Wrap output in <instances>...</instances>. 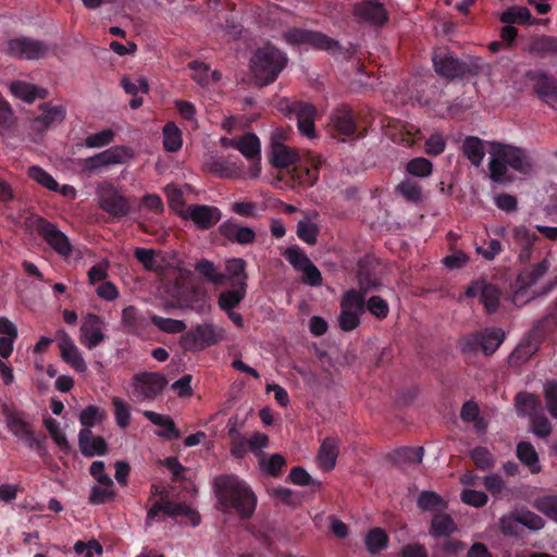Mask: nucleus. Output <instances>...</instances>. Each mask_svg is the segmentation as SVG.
I'll list each match as a JSON object with an SVG mask.
<instances>
[{
	"label": "nucleus",
	"mask_w": 557,
	"mask_h": 557,
	"mask_svg": "<svg viewBox=\"0 0 557 557\" xmlns=\"http://www.w3.org/2000/svg\"><path fill=\"white\" fill-rule=\"evenodd\" d=\"M190 271H183L168 287L169 295L176 300L180 308H189L199 313L209 309L206 293L189 282Z\"/></svg>",
	"instance_id": "7ed1b4c3"
},
{
	"label": "nucleus",
	"mask_w": 557,
	"mask_h": 557,
	"mask_svg": "<svg viewBox=\"0 0 557 557\" xmlns=\"http://www.w3.org/2000/svg\"><path fill=\"white\" fill-rule=\"evenodd\" d=\"M168 379L161 372L143 371L135 373L131 382V398L135 401H154L163 394Z\"/></svg>",
	"instance_id": "39448f33"
},
{
	"label": "nucleus",
	"mask_w": 557,
	"mask_h": 557,
	"mask_svg": "<svg viewBox=\"0 0 557 557\" xmlns=\"http://www.w3.org/2000/svg\"><path fill=\"white\" fill-rule=\"evenodd\" d=\"M182 132L174 122H168L163 127V147L169 152H176L182 148Z\"/></svg>",
	"instance_id": "c03bdc74"
},
{
	"label": "nucleus",
	"mask_w": 557,
	"mask_h": 557,
	"mask_svg": "<svg viewBox=\"0 0 557 557\" xmlns=\"http://www.w3.org/2000/svg\"><path fill=\"white\" fill-rule=\"evenodd\" d=\"M150 320L156 327L169 334H178L186 329V324L182 320L163 318L157 314L151 315Z\"/></svg>",
	"instance_id": "603ef678"
},
{
	"label": "nucleus",
	"mask_w": 557,
	"mask_h": 557,
	"mask_svg": "<svg viewBox=\"0 0 557 557\" xmlns=\"http://www.w3.org/2000/svg\"><path fill=\"white\" fill-rule=\"evenodd\" d=\"M247 262L243 258H230L225 261L224 284L228 283L231 286L248 287V273L246 271Z\"/></svg>",
	"instance_id": "393cba45"
},
{
	"label": "nucleus",
	"mask_w": 557,
	"mask_h": 557,
	"mask_svg": "<svg viewBox=\"0 0 557 557\" xmlns=\"http://www.w3.org/2000/svg\"><path fill=\"white\" fill-rule=\"evenodd\" d=\"M164 515L172 518L187 517L194 527L200 523V517L195 510L185 504L173 503L169 498L164 499Z\"/></svg>",
	"instance_id": "37998d69"
},
{
	"label": "nucleus",
	"mask_w": 557,
	"mask_h": 557,
	"mask_svg": "<svg viewBox=\"0 0 557 557\" xmlns=\"http://www.w3.org/2000/svg\"><path fill=\"white\" fill-rule=\"evenodd\" d=\"M549 267L550 263L545 258L537 264L524 268L520 271L513 284L515 293L512 301L516 306H521L525 301L523 298L527 296L529 287L542 278Z\"/></svg>",
	"instance_id": "ddd939ff"
},
{
	"label": "nucleus",
	"mask_w": 557,
	"mask_h": 557,
	"mask_svg": "<svg viewBox=\"0 0 557 557\" xmlns=\"http://www.w3.org/2000/svg\"><path fill=\"white\" fill-rule=\"evenodd\" d=\"M536 346L531 341H522L510 354L509 363L518 367L527 362L536 351Z\"/></svg>",
	"instance_id": "09e8293b"
},
{
	"label": "nucleus",
	"mask_w": 557,
	"mask_h": 557,
	"mask_svg": "<svg viewBox=\"0 0 557 557\" xmlns=\"http://www.w3.org/2000/svg\"><path fill=\"white\" fill-rule=\"evenodd\" d=\"M2 413L7 428L20 441L33 430L30 423L24 419L25 413L23 411H17L4 405Z\"/></svg>",
	"instance_id": "bb28decb"
},
{
	"label": "nucleus",
	"mask_w": 557,
	"mask_h": 557,
	"mask_svg": "<svg viewBox=\"0 0 557 557\" xmlns=\"http://www.w3.org/2000/svg\"><path fill=\"white\" fill-rule=\"evenodd\" d=\"M368 552L372 555L379 554L388 544V536L381 528L371 529L364 540Z\"/></svg>",
	"instance_id": "a18cd8bd"
},
{
	"label": "nucleus",
	"mask_w": 557,
	"mask_h": 557,
	"mask_svg": "<svg viewBox=\"0 0 557 557\" xmlns=\"http://www.w3.org/2000/svg\"><path fill=\"white\" fill-rule=\"evenodd\" d=\"M516 521L532 531H539L544 528L545 520L530 510H521L516 515Z\"/></svg>",
	"instance_id": "69168bd1"
},
{
	"label": "nucleus",
	"mask_w": 557,
	"mask_h": 557,
	"mask_svg": "<svg viewBox=\"0 0 557 557\" xmlns=\"http://www.w3.org/2000/svg\"><path fill=\"white\" fill-rule=\"evenodd\" d=\"M534 507L550 520L557 522V495H545L534 502Z\"/></svg>",
	"instance_id": "052dcab7"
},
{
	"label": "nucleus",
	"mask_w": 557,
	"mask_h": 557,
	"mask_svg": "<svg viewBox=\"0 0 557 557\" xmlns=\"http://www.w3.org/2000/svg\"><path fill=\"white\" fill-rule=\"evenodd\" d=\"M530 52L541 57L557 55V37L548 35L534 36L530 41Z\"/></svg>",
	"instance_id": "a19ab883"
},
{
	"label": "nucleus",
	"mask_w": 557,
	"mask_h": 557,
	"mask_svg": "<svg viewBox=\"0 0 557 557\" xmlns=\"http://www.w3.org/2000/svg\"><path fill=\"white\" fill-rule=\"evenodd\" d=\"M219 233L226 240L239 245H249L256 239V232L251 227L242 226L232 219L220 224Z\"/></svg>",
	"instance_id": "4be33fe9"
},
{
	"label": "nucleus",
	"mask_w": 557,
	"mask_h": 557,
	"mask_svg": "<svg viewBox=\"0 0 557 557\" xmlns=\"http://www.w3.org/2000/svg\"><path fill=\"white\" fill-rule=\"evenodd\" d=\"M144 417L162 430L157 432V435L165 440H180L182 436L181 431L176 428L173 419L169 416H163L151 410H145Z\"/></svg>",
	"instance_id": "cd10ccee"
},
{
	"label": "nucleus",
	"mask_w": 557,
	"mask_h": 557,
	"mask_svg": "<svg viewBox=\"0 0 557 557\" xmlns=\"http://www.w3.org/2000/svg\"><path fill=\"white\" fill-rule=\"evenodd\" d=\"M285 41L292 46H310L318 50L333 51L338 41L318 30L292 27L283 34Z\"/></svg>",
	"instance_id": "6e6552de"
},
{
	"label": "nucleus",
	"mask_w": 557,
	"mask_h": 557,
	"mask_svg": "<svg viewBox=\"0 0 557 557\" xmlns=\"http://www.w3.org/2000/svg\"><path fill=\"white\" fill-rule=\"evenodd\" d=\"M470 457L480 470L485 471L494 467L495 458L486 447H474L470 453Z\"/></svg>",
	"instance_id": "bf43d9fd"
},
{
	"label": "nucleus",
	"mask_w": 557,
	"mask_h": 557,
	"mask_svg": "<svg viewBox=\"0 0 557 557\" xmlns=\"http://www.w3.org/2000/svg\"><path fill=\"white\" fill-rule=\"evenodd\" d=\"M96 195L99 207L113 219L122 220L132 212L128 197L111 182H101L97 185Z\"/></svg>",
	"instance_id": "423d86ee"
},
{
	"label": "nucleus",
	"mask_w": 557,
	"mask_h": 557,
	"mask_svg": "<svg viewBox=\"0 0 557 557\" xmlns=\"http://www.w3.org/2000/svg\"><path fill=\"white\" fill-rule=\"evenodd\" d=\"M61 358L69 363L76 372L84 373L87 370L86 362L73 341L65 335L60 343Z\"/></svg>",
	"instance_id": "c85d7f7f"
},
{
	"label": "nucleus",
	"mask_w": 557,
	"mask_h": 557,
	"mask_svg": "<svg viewBox=\"0 0 557 557\" xmlns=\"http://www.w3.org/2000/svg\"><path fill=\"white\" fill-rule=\"evenodd\" d=\"M484 140L476 136H467L461 146L463 156L474 166H480L485 157Z\"/></svg>",
	"instance_id": "72a5a7b5"
},
{
	"label": "nucleus",
	"mask_w": 557,
	"mask_h": 557,
	"mask_svg": "<svg viewBox=\"0 0 557 557\" xmlns=\"http://www.w3.org/2000/svg\"><path fill=\"white\" fill-rule=\"evenodd\" d=\"M270 162L274 168L284 169L292 165L296 159L297 153L288 146L273 140L271 144Z\"/></svg>",
	"instance_id": "2f4dec72"
},
{
	"label": "nucleus",
	"mask_w": 557,
	"mask_h": 557,
	"mask_svg": "<svg viewBox=\"0 0 557 557\" xmlns=\"http://www.w3.org/2000/svg\"><path fill=\"white\" fill-rule=\"evenodd\" d=\"M195 271L201 276L205 281L213 284L214 286L224 285V276H222V272L214 264V262L208 259H200L195 263Z\"/></svg>",
	"instance_id": "ea45409f"
},
{
	"label": "nucleus",
	"mask_w": 557,
	"mask_h": 557,
	"mask_svg": "<svg viewBox=\"0 0 557 557\" xmlns=\"http://www.w3.org/2000/svg\"><path fill=\"white\" fill-rule=\"evenodd\" d=\"M530 422L531 431L539 438H547L553 432V425L543 412L532 414Z\"/></svg>",
	"instance_id": "4d7b16f0"
},
{
	"label": "nucleus",
	"mask_w": 557,
	"mask_h": 557,
	"mask_svg": "<svg viewBox=\"0 0 557 557\" xmlns=\"http://www.w3.org/2000/svg\"><path fill=\"white\" fill-rule=\"evenodd\" d=\"M512 238L519 248V261L522 263L529 262L532 259L536 243L541 240L540 236L527 226L519 225L513 227Z\"/></svg>",
	"instance_id": "412c9836"
},
{
	"label": "nucleus",
	"mask_w": 557,
	"mask_h": 557,
	"mask_svg": "<svg viewBox=\"0 0 557 557\" xmlns=\"http://www.w3.org/2000/svg\"><path fill=\"white\" fill-rule=\"evenodd\" d=\"M283 257L288 261L296 271H300L304 267L311 262L309 257L300 249L299 246L293 245L285 249Z\"/></svg>",
	"instance_id": "13d9d810"
},
{
	"label": "nucleus",
	"mask_w": 557,
	"mask_h": 557,
	"mask_svg": "<svg viewBox=\"0 0 557 557\" xmlns=\"http://www.w3.org/2000/svg\"><path fill=\"white\" fill-rule=\"evenodd\" d=\"M366 309L380 320L385 319L389 313L388 304L381 296H371L367 301L364 300Z\"/></svg>",
	"instance_id": "338daca9"
},
{
	"label": "nucleus",
	"mask_w": 557,
	"mask_h": 557,
	"mask_svg": "<svg viewBox=\"0 0 557 557\" xmlns=\"http://www.w3.org/2000/svg\"><path fill=\"white\" fill-rule=\"evenodd\" d=\"M106 417L103 410H100L97 406L89 405L81 411L79 422L84 426L83 429H89L100 423Z\"/></svg>",
	"instance_id": "680f3d73"
},
{
	"label": "nucleus",
	"mask_w": 557,
	"mask_h": 557,
	"mask_svg": "<svg viewBox=\"0 0 557 557\" xmlns=\"http://www.w3.org/2000/svg\"><path fill=\"white\" fill-rule=\"evenodd\" d=\"M287 57L272 44L258 48L251 58V70L260 85L273 83L286 66Z\"/></svg>",
	"instance_id": "f03ea898"
},
{
	"label": "nucleus",
	"mask_w": 557,
	"mask_h": 557,
	"mask_svg": "<svg viewBox=\"0 0 557 557\" xmlns=\"http://www.w3.org/2000/svg\"><path fill=\"white\" fill-rule=\"evenodd\" d=\"M339 453V440L336 437H326L318 454L319 462L324 471H331L336 465Z\"/></svg>",
	"instance_id": "473e14b6"
},
{
	"label": "nucleus",
	"mask_w": 557,
	"mask_h": 557,
	"mask_svg": "<svg viewBox=\"0 0 557 557\" xmlns=\"http://www.w3.org/2000/svg\"><path fill=\"white\" fill-rule=\"evenodd\" d=\"M288 112L295 115L297 127L301 135L308 138L315 137L314 120L317 109L312 103L294 101L288 106Z\"/></svg>",
	"instance_id": "a211bd4d"
},
{
	"label": "nucleus",
	"mask_w": 557,
	"mask_h": 557,
	"mask_svg": "<svg viewBox=\"0 0 557 557\" xmlns=\"http://www.w3.org/2000/svg\"><path fill=\"white\" fill-rule=\"evenodd\" d=\"M215 494L222 509L235 511L243 520L250 519L257 508V496L249 484L234 474H224L214 480Z\"/></svg>",
	"instance_id": "f257e3e1"
},
{
	"label": "nucleus",
	"mask_w": 557,
	"mask_h": 557,
	"mask_svg": "<svg viewBox=\"0 0 557 557\" xmlns=\"http://www.w3.org/2000/svg\"><path fill=\"white\" fill-rule=\"evenodd\" d=\"M218 338L214 327L211 324H200L185 333L181 344L186 350H194L198 347H209L216 344Z\"/></svg>",
	"instance_id": "6ab92c4d"
},
{
	"label": "nucleus",
	"mask_w": 557,
	"mask_h": 557,
	"mask_svg": "<svg viewBox=\"0 0 557 557\" xmlns=\"http://www.w3.org/2000/svg\"><path fill=\"white\" fill-rule=\"evenodd\" d=\"M247 288L244 286H231V288L221 292L218 298L221 310L228 312L238 307L246 297Z\"/></svg>",
	"instance_id": "e433bc0d"
},
{
	"label": "nucleus",
	"mask_w": 557,
	"mask_h": 557,
	"mask_svg": "<svg viewBox=\"0 0 557 557\" xmlns=\"http://www.w3.org/2000/svg\"><path fill=\"white\" fill-rule=\"evenodd\" d=\"M104 320L95 313H87L79 327V343L89 350L100 345L104 338Z\"/></svg>",
	"instance_id": "2eb2a0df"
},
{
	"label": "nucleus",
	"mask_w": 557,
	"mask_h": 557,
	"mask_svg": "<svg viewBox=\"0 0 557 557\" xmlns=\"http://www.w3.org/2000/svg\"><path fill=\"white\" fill-rule=\"evenodd\" d=\"M331 123L339 136L350 137L357 133L356 116L348 106L336 108L331 114Z\"/></svg>",
	"instance_id": "5701e85b"
},
{
	"label": "nucleus",
	"mask_w": 557,
	"mask_h": 557,
	"mask_svg": "<svg viewBox=\"0 0 557 557\" xmlns=\"http://www.w3.org/2000/svg\"><path fill=\"white\" fill-rule=\"evenodd\" d=\"M531 17L532 15L528 8L511 7L502 13L500 21L506 24H527Z\"/></svg>",
	"instance_id": "864d4df0"
},
{
	"label": "nucleus",
	"mask_w": 557,
	"mask_h": 557,
	"mask_svg": "<svg viewBox=\"0 0 557 557\" xmlns=\"http://www.w3.org/2000/svg\"><path fill=\"white\" fill-rule=\"evenodd\" d=\"M433 164L424 157H416L406 164V172L414 177L424 178L432 174Z\"/></svg>",
	"instance_id": "3c124183"
},
{
	"label": "nucleus",
	"mask_w": 557,
	"mask_h": 557,
	"mask_svg": "<svg viewBox=\"0 0 557 557\" xmlns=\"http://www.w3.org/2000/svg\"><path fill=\"white\" fill-rule=\"evenodd\" d=\"M432 61L435 72L447 79L465 78L478 73L473 60H461L445 49L434 51Z\"/></svg>",
	"instance_id": "20e7f679"
},
{
	"label": "nucleus",
	"mask_w": 557,
	"mask_h": 557,
	"mask_svg": "<svg viewBox=\"0 0 557 557\" xmlns=\"http://www.w3.org/2000/svg\"><path fill=\"white\" fill-rule=\"evenodd\" d=\"M396 191L408 202L418 203L422 200V187L411 178L403 180L396 186Z\"/></svg>",
	"instance_id": "49530a36"
},
{
	"label": "nucleus",
	"mask_w": 557,
	"mask_h": 557,
	"mask_svg": "<svg viewBox=\"0 0 557 557\" xmlns=\"http://www.w3.org/2000/svg\"><path fill=\"white\" fill-rule=\"evenodd\" d=\"M354 16L360 22L380 27L388 21V13L379 0H362L354 4Z\"/></svg>",
	"instance_id": "dca6fc26"
},
{
	"label": "nucleus",
	"mask_w": 557,
	"mask_h": 557,
	"mask_svg": "<svg viewBox=\"0 0 557 557\" xmlns=\"http://www.w3.org/2000/svg\"><path fill=\"white\" fill-rule=\"evenodd\" d=\"M123 148L122 147H112L99 153H96L92 157H88L82 159L79 161L81 170L86 175H92L97 173L102 168L112 164L123 163Z\"/></svg>",
	"instance_id": "f3484780"
},
{
	"label": "nucleus",
	"mask_w": 557,
	"mask_h": 557,
	"mask_svg": "<svg viewBox=\"0 0 557 557\" xmlns=\"http://www.w3.org/2000/svg\"><path fill=\"white\" fill-rule=\"evenodd\" d=\"M516 405L518 410L523 411L530 418L534 413H542L541 409V400L537 395L530 393H519L516 396Z\"/></svg>",
	"instance_id": "de8ad7c7"
},
{
	"label": "nucleus",
	"mask_w": 557,
	"mask_h": 557,
	"mask_svg": "<svg viewBox=\"0 0 557 557\" xmlns=\"http://www.w3.org/2000/svg\"><path fill=\"white\" fill-rule=\"evenodd\" d=\"M37 234L61 257L67 258L72 253V244L69 237L50 221L39 218L35 223Z\"/></svg>",
	"instance_id": "f8f14e48"
},
{
	"label": "nucleus",
	"mask_w": 557,
	"mask_h": 557,
	"mask_svg": "<svg viewBox=\"0 0 557 557\" xmlns=\"http://www.w3.org/2000/svg\"><path fill=\"white\" fill-rule=\"evenodd\" d=\"M465 295L468 298L479 296L480 302L488 314H494L499 309L502 290L497 285L486 281L485 278L472 281L467 287Z\"/></svg>",
	"instance_id": "9b49d317"
},
{
	"label": "nucleus",
	"mask_w": 557,
	"mask_h": 557,
	"mask_svg": "<svg viewBox=\"0 0 557 557\" xmlns=\"http://www.w3.org/2000/svg\"><path fill=\"white\" fill-rule=\"evenodd\" d=\"M481 333V351L492 356L505 341V332L500 327H485Z\"/></svg>",
	"instance_id": "f704fd0d"
},
{
	"label": "nucleus",
	"mask_w": 557,
	"mask_h": 557,
	"mask_svg": "<svg viewBox=\"0 0 557 557\" xmlns=\"http://www.w3.org/2000/svg\"><path fill=\"white\" fill-rule=\"evenodd\" d=\"M51 46L46 41L32 37L21 36L9 39L3 51L11 58L24 60H38L48 55Z\"/></svg>",
	"instance_id": "0eeeda50"
},
{
	"label": "nucleus",
	"mask_w": 557,
	"mask_h": 557,
	"mask_svg": "<svg viewBox=\"0 0 557 557\" xmlns=\"http://www.w3.org/2000/svg\"><path fill=\"white\" fill-rule=\"evenodd\" d=\"M28 176L49 190H58L59 183L46 170L38 165H32L27 171Z\"/></svg>",
	"instance_id": "5fc2aeb1"
},
{
	"label": "nucleus",
	"mask_w": 557,
	"mask_h": 557,
	"mask_svg": "<svg viewBox=\"0 0 557 557\" xmlns=\"http://www.w3.org/2000/svg\"><path fill=\"white\" fill-rule=\"evenodd\" d=\"M116 497V492L110 486L94 485L90 490L88 502L91 505H102L113 502Z\"/></svg>",
	"instance_id": "e2e57ef3"
},
{
	"label": "nucleus",
	"mask_w": 557,
	"mask_h": 557,
	"mask_svg": "<svg viewBox=\"0 0 557 557\" xmlns=\"http://www.w3.org/2000/svg\"><path fill=\"white\" fill-rule=\"evenodd\" d=\"M230 144L251 162L248 174L257 178L261 173V144L255 133H246L239 138H230Z\"/></svg>",
	"instance_id": "9d476101"
},
{
	"label": "nucleus",
	"mask_w": 557,
	"mask_h": 557,
	"mask_svg": "<svg viewBox=\"0 0 557 557\" xmlns=\"http://www.w3.org/2000/svg\"><path fill=\"white\" fill-rule=\"evenodd\" d=\"M543 394L547 411L557 420V380L547 381L544 384Z\"/></svg>",
	"instance_id": "774afa93"
},
{
	"label": "nucleus",
	"mask_w": 557,
	"mask_h": 557,
	"mask_svg": "<svg viewBox=\"0 0 557 557\" xmlns=\"http://www.w3.org/2000/svg\"><path fill=\"white\" fill-rule=\"evenodd\" d=\"M457 531V525L450 515L445 512H436L433 515L429 534L433 539L448 537Z\"/></svg>",
	"instance_id": "7c9ffc66"
},
{
	"label": "nucleus",
	"mask_w": 557,
	"mask_h": 557,
	"mask_svg": "<svg viewBox=\"0 0 557 557\" xmlns=\"http://www.w3.org/2000/svg\"><path fill=\"white\" fill-rule=\"evenodd\" d=\"M112 405L114 407L116 424L122 429H126L131 422V406L119 397H113Z\"/></svg>",
	"instance_id": "0e129e2a"
},
{
	"label": "nucleus",
	"mask_w": 557,
	"mask_h": 557,
	"mask_svg": "<svg viewBox=\"0 0 557 557\" xmlns=\"http://www.w3.org/2000/svg\"><path fill=\"white\" fill-rule=\"evenodd\" d=\"M417 506L422 511L436 513L441 512L443 509H446L448 504L437 493L433 491H422L417 499Z\"/></svg>",
	"instance_id": "58836bf2"
},
{
	"label": "nucleus",
	"mask_w": 557,
	"mask_h": 557,
	"mask_svg": "<svg viewBox=\"0 0 557 557\" xmlns=\"http://www.w3.org/2000/svg\"><path fill=\"white\" fill-rule=\"evenodd\" d=\"M10 91L13 96L32 103L35 99H45L48 90L24 81H13L10 84Z\"/></svg>",
	"instance_id": "c756f323"
},
{
	"label": "nucleus",
	"mask_w": 557,
	"mask_h": 557,
	"mask_svg": "<svg viewBox=\"0 0 557 557\" xmlns=\"http://www.w3.org/2000/svg\"><path fill=\"white\" fill-rule=\"evenodd\" d=\"M42 114L34 120V124L41 129L59 124L65 119V109L62 106H41Z\"/></svg>",
	"instance_id": "c9c22d12"
},
{
	"label": "nucleus",
	"mask_w": 557,
	"mask_h": 557,
	"mask_svg": "<svg viewBox=\"0 0 557 557\" xmlns=\"http://www.w3.org/2000/svg\"><path fill=\"white\" fill-rule=\"evenodd\" d=\"M517 458L527 466L532 473L541 472L542 468L539 463V454L534 446L527 441L518 443L516 449Z\"/></svg>",
	"instance_id": "4c0bfd02"
},
{
	"label": "nucleus",
	"mask_w": 557,
	"mask_h": 557,
	"mask_svg": "<svg viewBox=\"0 0 557 557\" xmlns=\"http://www.w3.org/2000/svg\"><path fill=\"white\" fill-rule=\"evenodd\" d=\"M490 145L493 148L491 154L505 158L507 165L515 171L523 174L531 172L532 162L524 149L498 141H492Z\"/></svg>",
	"instance_id": "4468645a"
},
{
	"label": "nucleus",
	"mask_w": 557,
	"mask_h": 557,
	"mask_svg": "<svg viewBox=\"0 0 557 557\" xmlns=\"http://www.w3.org/2000/svg\"><path fill=\"white\" fill-rule=\"evenodd\" d=\"M293 177L300 186H313L319 178V166L318 164L311 166L297 165L294 169Z\"/></svg>",
	"instance_id": "8fccbe9b"
},
{
	"label": "nucleus",
	"mask_w": 557,
	"mask_h": 557,
	"mask_svg": "<svg viewBox=\"0 0 557 557\" xmlns=\"http://www.w3.org/2000/svg\"><path fill=\"white\" fill-rule=\"evenodd\" d=\"M423 458V447H401L394 451L392 460L395 465H418Z\"/></svg>",
	"instance_id": "79ce46f5"
},
{
	"label": "nucleus",
	"mask_w": 557,
	"mask_h": 557,
	"mask_svg": "<svg viewBox=\"0 0 557 557\" xmlns=\"http://www.w3.org/2000/svg\"><path fill=\"white\" fill-rule=\"evenodd\" d=\"M78 446L85 457L104 456L108 453V444L102 436H94L91 430L82 429L78 433Z\"/></svg>",
	"instance_id": "b1692460"
},
{
	"label": "nucleus",
	"mask_w": 557,
	"mask_h": 557,
	"mask_svg": "<svg viewBox=\"0 0 557 557\" xmlns=\"http://www.w3.org/2000/svg\"><path fill=\"white\" fill-rule=\"evenodd\" d=\"M285 463V458L280 454L271 455L268 460H265L263 457H261L259 460L261 471L272 478H277L281 475Z\"/></svg>",
	"instance_id": "6e6d98bb"
},
{
	"label": "nucleus",
	"mask_w": 557,
	"mask_h": 557,
	"mask_svg": "<svg viewBox=\"0 0 557 557\" xmlns=\"http://www.w3.org/2000/svg\"><path fill=\"white\" fill-rule=\"evenodd\" d=\"M364 312V300L355 288L347 290L341 300L338 325L344 332L359 326L360 317Z\"/></svg>",
	"instance_id": "1a4fd4ad"
},
{
	"label": "nucleus",
	"mask_w": 557,
	"mask_h": 557,
	"mask_svg": "<svg viewBox=\"0 0 557 557\" xmlns=\"http://www.w3.org/2000/svg\"><path fill=\"white\" fill-rule=\"evenodd\" d=\"M183 218L191 220L201 230H209L220 221L221 211L212 206L190 205Z\"/></svg>",
	"instance_id": "aec40b11"
},
{
	"label": "nucleus",
	"mask_w": 557,
	"mask_h": 557,
	"mask_svg": "<svg viewBox=\"0 0 557 557\" xmlns=\"http://www.w3.org/2000/svg\"><path fill=\"white\" fill-rule=\"evenodd\" d=\"M534 92L549 107L557 104V81L546 73L537 74L534 81Z\"/></svg>",
	"instance_id": "a878e982"
}]
</instances>
